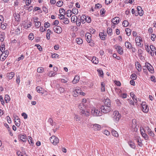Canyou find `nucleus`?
Segmentation results:
<instances>
[{
    "label": "nucleus",
    "instance_id": "a211bd4d",
    "mask_svg": "<svg viewBox=\"0 0 156 156\" xmlns=\"http://www.w3.org/2000/svg\"><path fill=\"white\" fill-rule=\"evenodd\" d=\"M125 46L126 48L128 49H131V48H132L133 45L129 42L126 41L125 43Z\"/></svg>",
    "mask_w": 156,
    "mask_h": 156
},
{
    "label": "nucleus",
    "instance_id": "e2e57ef3",
    "mask_svg": "<svg viewBox=\"0 0 156 156\" xmlns=\"http://www.w3.org/2000/svg\"><path fill=\"white\" fill-rule=\"evenodd\" d=\"M16 82L17 83L19 84L20 83V77L19 75L16 76Z\"/></svg>",
    "mask_w": 156,
    "mask_h": 156
},
{
    "label": "nucleus",
    "instance_id": "6e6552de",
    "mask_svg": "<svg viewBox=\"0 0 156 156\" xmlns=\"http://www.w3.org/2000/svg\"><path fill=\"white\" fill-rule=\"evenodd\" d=\"M135 40L136 44V45L140 47H142L141 42H142V38L140 36H137L135 39Z\"/></svg>",
    "mask_w": 156,
    "mask_h": 156
},
{
    "label": "nucleus",
    "instance_id": "a878e982",
    "mask_svg": "<svg viewBox=\"0 0 156 156\" xmlns=\"http://www.w3.org/2000/svg\"><path fill=\"white\" fill-rule=\"evenodd\" d=\"M111 133L112 135L115 137H118L119 134L117 132L113 129H112L111 130Z\"/></svg>",
    "mask_w": 156,
    "mask_h": 156
},
{
    "label": "nucleus",
    "instance_id": "de8ad7c7",
    "mask_svg": "<svg viewBox=\"0 0 156 156\" xmlns=\"http://www.w3.org/2000/svg\"><path fill=\"white\" fill-rule=\"evenodd\" d=\"M74 119H76V121H80V117L78 115L75 114V115Z\"/></svg>",
    "mask_w": 156,
    "mask_h": 156
},
{
    "label": "nucleus",
    "instance_id": "2f4dec72",
    "mask_svg": "<svg viewBox=\"0 0 156 156\" xmlns=\"http://www.w3.org/2000/svg\"><path fill=\"white\" fill-rule=\"evenodd\" d=\"M137 142L138 143V145L140 147H142L143 144L142 143V140H141L140 137H138L137 140Z\"/></svg>",
    "mask_w": 156,
    "mask_h": 156
},
{
    "label": "nucleus",
    "instance_id": "0eeeda50",
    "mask_svg": "<svg viewBox=\"0 0 156 156\" xmlns=\"http://www.w3.org/2000/svg\"><path fill=\"white\" fill-rule=\"evenodd\" d=\"M141 105L142 111L145 113L147 112L149 110V108L148 106L146 104L145 102H143Z\"/></svg>",
    "mask_w": 156,
    "mask_h": 156
},
{
    "label": "nucleus",
    "instance_id": "09e8293b",
    "mask_svg": "<svg viewBox=\"0 0 156 156\" xmlns=\"http://www.w3.org/2000/svg\"><path fill=\"white\" fill-rule=\"evenodd\" d=\"M142 136L146 140H147L149 139V136L146 133H145L144 134H143Z\"/></svg>",
    "mask_w": 156,
    "mask_h": 156
},
{
    "label": "nucleus",
    "instance_id": "f3484780",
    "mask_svg": "<svg viewBox=\"0 0 156 156\" xmlns=\"http://www.w3.org/2000/svg\"><path fill=\"white\" fill-rule=\"evenodd\" d=\"M138 13L139 14L140 16H142L143 14V11L142 9V8L140 6H138L137 7Z\"/></svg>",
    "mask_w": 156,
    "mask_h": 156
},
{
    "label": "nucleus",
    "instance_id": "37998d69",
    "mask_svg": "<svg viewBox=\"0 0 156 156\" xmlns=\"http://www.w3.org/2000/svg\"><path fill=\"white\" fill-rule=\"evenodd\" d=\"M132 124L131 126L132 128H134L136 126V121L135 119H133L132 120Z\"/></svg>",
    "mask_w": 156,
    "mask_h": 156
},
{
    "label": "nucleus",
    "instance_id": "e433bc0d",
    "mask_svg": "<svg viewBox=\"0 0 156 156\" xmlns=\"http://www.w3.org/2000/svg\"><path fill=\"white\" fill-rule=\"evenodd\" d=\"M125 31L127 36H129L130 35L131 31L130 29L128 28H126L125 29Z\"/></svg>",
    "mask_w": 156,
    "mask_h": 156
},
{
    "label": "nucleus",
    "instance_id": "9d476101",
    "mask_svg": "<svg viewBox=\"0 0 156 156\" xmlns=\"http://www.w3.org/2000/svg\"><path fill=\"white\" fill-rule=\"evenodd\" d=\"M53 30L55 32L58 34L61 33L62 31V28L58 26H55L53 27Z\"/></svg>",
    "mask_w": 156,
    "mask_h": 156
},
{
    "label": "nucleus",
    "instance_id": "3c124183",
    "mask_svg": "<svg viewBox=\"0 0 156 156\" xmlns=\"http://www.w3.org/2000/svg\"><path fill=\"white\" fill-rule=\"evenodd\" d=\"M58 7H61L63 4V2L62 1H59L57 2L56 3Z\"/></svg>",
    "mask_w": 156,
    "mask_h": 156
},
{
    "label": "nucleus",
    "instance_id": "603ef678",
    "mask_svg": "<svg viewBox=\"0 0 156 156\" xmlns=\"http://www.w3.org/2000/svg\"><path fill=\"white\" fill-rule=\"evenodd\" d=\"M15 123L16 125L17 126H20V122L18 119H17L15 121Z\"/></svg>",
    "mask_w": 156,
    "mask_h": 156
},
{
    "label": "nucleus",
    "instance_id": "39448f33",
    "mask_svg": "<svg viewBox=\"0 0 156 156\" xmlns=\"http://www.w3.org/2000/svg\"><path fill=\"white\" fill-rule=\"evenodd\" d=\"M91 114L94 116H100L102 115L101 112L99 110L94 108L93 109L91 112Z\"/></svg>",
    "mask_w": 156,
    "mask_h": 156
},
{
    "label": "nucleus",
    "instance_id": "0e129e2a",
    "mask_svg": "<svg viewBox=\"0 0 156 156\" xmlns=\"http://www.w3.org/2000/svg\"><path fill=\"white\" fill-rule=\"evenodd\" d=\"M87 19H86V21L88 23H90L91 22V18L89 16L87 17Z\"/></svg>",
    "mask_w": 156,
    "mask_h": 156
},
{
    "label": "nucleus",
    "instance_id": "ddd939ff",
    "mask_svg": "<svg viewBox=\"0 0 156 156\" xmlns=\"http://www.w3.org/2000/svg\"><path fill=\"white\" fill-rule=\"evenodd\" d=\"M20 30L19 28H17L16 29V30L15 31H10V33L13 34V35H15V34L16 35H18L20 34Z\"/></svg>",
    "mask_w": 156,
    "mask_h": 156
},
{
    "label": "nucleus",
    "instance_id": "c03bdc74",
    "mask_svg": "<svg viewBox=\"0 0 156 156\" xmlns=\"http://www.w3.org/2000/svg\"><path fill=\"white\" fill-rule=\"evenodd\" d=\"M122 25L124 27H126L129 25V22L127 20H124L123 21Z\"/></svg>",
    "mask_w": 156,
    "mask_h": 156
},
{
    "label": "nucleus",
    "instance_id": "c9c22d12",
    "mask_svg": "<svg viewBox=\"0 0 156 156\" xmlns=\"http://www.w3.org/2000/svg\"><path fill=\"white\" fill-rule=\"evenodd\" d=\"M5 101L6 103H8L10 100V98L9 95L6 94L5 97Z\"/></svg>",
    "mask_w": 156,
    "mask_h": 156
},
{
    "label": "nucleus",
    "instance_id": "ea45409f",
    "mask_svg": "<svg viewBox=\"0 0 156 156\" xmlns=\"http://www.w3.org/2000/svg\"><path fill=\"white\" fill-rule=\"evenodd\" d=\"M2 54V56H3L4 54H5V55H3L4 57H7L8 54H9V51H8L6 50L5 51H4Z\"/></svg>",
    "mask_w": 156,
    "mask_h": 156
},
{
    "label": "nucleus",
    "instance_id": "f704fd0d",
    "mask_svg": "<svg viewBox=\"0 0 156 156\" xmlns=\"http://www.w3.org/2000/svg\"><path fill=\"white\" fill-rule=\"evenodd\" d=\"M107 30L108 35H109L110 36H111L112 35V30L111 28L108 27L107 29Z\"/></svg>",
    "mask_w": 156,
    "mask_h": 156
},
{
    "label": "nucleus",
    "instance_id": "423d86ee",
    "mask_svg": "<svg viewBox=\"0 0 156 156\" xmlns=\"http://www.w3.org/2000/svg\"><path fill=\"white\" fill-rule=\"evenodd\" d=\"M51 142L54 145H56L59 142V140L57 137L55 136H52L50 138Z\"/></svg>",
    "mask_w": 156,
    "mask_h": 156
},
{
    "label": "nucleus",
    "instance_id": "2eb2a0df",
    "mask_svg": "<svg viewBox=\"0 0 156 156\" xmlns=\"http://www.w3.org/2000/svg\"><path fill=\"white\" fill-rule=\"evenodd\" d=\"M135 65L136 68L137 69L138 71L140 72L141 71L142 68L139 62H135Z\"/></svg>",
    "mask_w": 156,
    "mask_h": 156
},
{
    "label": "nucleus",
    "instance_id": "a18cd8bd",
    "mask_svg": "<svg viewBox=\"0 0 156 156\" xmlns=\"http://www.w3.org/2000/svg\"><path fill=\"white\" fill-rule=\"evenodd\" d=\"M43 88L40 86L37 87L36 88L37 91L39 93H41V91L42 90Z\"/></svg>",
    "mask_w": 156,
    "mask_h": 156
},
{
    "label": "nucleus",
    "instance_id": "c85d7f7f",
    "mask_svg": "<svg viewBox=\"0 0 156 156\" xmlns=\"http://www.w3.org/2000/svg\"><path fill=\"white\" fill-rule=\"evenodd\" d=\"M71 21L72 22L75 23L77 20V17L76 16L74 15L72 16L71 18Z\"/></svg>",
    "mask_w": 156,
    "mask_h": 156
},
{
    "label": "nucleus",
    "instance_id": "13d9d810",
    "mask_svg": "<svg viewBox=\"0 0 156 156\" xmlns=\"http://www.w3.org/2000/svg\"><path fill=\"white\" fill-rule=\"evenodd\" d=\"M58 16L60 20V21H62L63 19V18H65L64 15L63 14H60V15H59Z\"/></svg>",
    "mask_w": 156,
    "mask_h": 156
},
{
    "label": "nucleus",
    "instance_id": "20e7f679",
    "mask_svg": "<svg viewBox=\"0 0 156 156\" xmlns=\"http://www.w3.org/2000/svg\"><path fill=\"white\" fill-rule=\"evenodd\" d=\"M101 112L107 113L109 112L111 110V108L109 106L103 105L101 108Z\"/></svg>",
    "mask_w": 156,
    "mask_h": 156
},
{
    "label": "nucleus",
    "instance_id": "dca6fc26",
    "mask_svg": "<svg viewBox=\"0 0 156 156\" xmlns=\"http://www.w3.org/2000/svg\"><path fill=\"white\" fill-rule=\"evenodd\" d=\"M60 22L62 24H68L69 23V21L67 18L65 17L63 18V19L62 21H60Z\"/></svg>",
    "mask_w": 156,
    "mask_h": 156
},
{
    "label": "nucleus",
    "instance_id": "5701e85b",
    "mask_svg": "<svg viewBox=\"0 0 156 156\" xmlns=\"http://www.w3.org/2000/svg\"><path fill=\"white\" fill-rule=\"evenodd\" d=\"M79 76L77 75L76 76L72 82L73 84H76L79 82Z\"/></svg>",
    "mask_w": 156,
    "mask_h": 156
},
{
    "label": "nucleus",
    "instance_id": "69168bd1",
    "mask_svg": "<svg viewBox=\"0 0 156 156\" xmlns=\"http://www.w3.org/2000/svg\"><path fill=\"white\" fill-rule=\"evenodd\" d=\"M150 48L151 51H155L154 50L155 49V47L153 45H150Z\"/></svg>",
    "mask_w": 156,
    "mask_h": 156
},
{
    "label": "nucleus",
    "instance_id": "473e14b6",
    "mask_svg": "<svg viewBox=\"0 0 156 156\" xmlns=\"http://www.w3.org/2000/svg\"><path fill=\"white\" fill-rule=\"evenodd\" d=\"M5 34L4 33H0V41L3 42L4 39Z\"/></svg>",
    "mask_w": 156,
    "mask_h": 156
},
{
    "label": "nucleus",
    "instance_id": "393cba45",
    "mask_svg": "<svg viewBox=\"0 0 156 156\" xmlns=\"http://www.w3.org/2000/svg\"><path fill=\"white\" fill-rule=\"evenodd\" d=\"M143 130L144 132H146L148 134L152 131L151 129L148 126L145 127V130Z\"/></svg>",
    "mask_w": 156,
    "mask_h": 156
},
{
    "label": "nucleus",
    "instance_id": "412c9836",
    "mask_svg": "<svg viewBox=\"0 0 156 156\" xmlns=\"http://www.w3.org/2000/svg\"><path fill=\"white\" fill-rule=\"evenodd\" d=\"M105 101L104 102V105H106L108 106H109L110 107L111 106V101L109 99L106 98V99H105Z\"/></svg>",
    "mask_w": 156,
    "mask_h": 156
},
{
    "label": "nucleus",
    "instance_id": "c756f323",
    "mask_svg": "<svg viewBox=\"0 0 156 156\" xmlns=\"http://www.w3.org/2000/svg\"><path fill=\"white\" fill-rule=\"evenodd\" d=\"M51 31L49 29H48L47 30V33L46 35V37L47 39L49 40L50 38V34Z\"/></svg>",
    "mask_w": 156,
    "mask_h": 156
},
{
    "label": "nucleus",
    "instance_id": "f8f14e48",
    "mask_svg": "<svg viewBox=\"0 0 156 156\" xmlns=\"http://www.w3.org/2000/svg\"><path fill=\"white\" fill-rule=\"evenodd\" d=\"M145 65L147 66V68L148 70L151 73H153L154 72V69L152 66L149 63H145Z\"/></svg>",
    "mask_w": 156,
    "mask_h": 156
},
{
    "label": "nucleus",
    "instance_id": "79ce46f5",
    "mask_svg": "<svg viewBox=\"0 0 156 156\" xmlns=\"http://www.w3.org/2000/svg\"><path fill=\"white\" fill-rule=\"evenodd\" d=\"M28 137V141L29 143L30 144H31V145H33L34 144V143L32 141V138L30 136H29Z\"/></svg>",
    "mask_w": 156,
    "mask_h": 156
},
{
    "label": "nucleus",
    "instance_id": "6ab92c4d",
    "mask_svg": "<svg viewBox=\"0 0 156 156\" xmlns=\"http://www.w3.org/2000/svg\"><path fill=\"white\" fill-rule=\"evenodd\" d=\"M128 144L131 147L134 149H136L135 144L132 140L128 141Z\"/></svg>",
    "mask_w": 156,
    "mask_h": 156
},
{
    "label": "nucleus",
    "instance_id": "1a4fd4ad",
    "mask_svg": "<svg viewBox=\"0 0 156 156\" xmlns=\"http://www.w3.org/2000/svg\"><path fill=\"white\" fill-rule=\"evenodd\" d=\"M115 48L117 51L118 52L120 55H122L123 53V49L120 46L117 45H115Z\"/></svg>",
    "mask_w": 156,
    "mask_h": 156
},
{
    "label": "nucleus",
    "instance_id": "72a5a7b5",
    "mask_svg": "<svg viewBox=\"0 0 156 156\" xmlns=\"http://www.w3.org/2000/svg\"><path fill=\"white\" fill-rule=\"evenodd\" d=\"M104 33L101 32L99 34V36L100 37V38L102 40H105V38L106 37V35H103Z\"/></svg>",
    "mask_w": 156,
    "mask_h": 156
},
{
    "label": "nucleus",
    "instance_id": "f257e3e1",
    "mask_svg": "<svg viewBox=\"0 0 156 156\" xmlns=\"http://www.w3.org/2000/svg\"><path fill=\"white\" fill-rule=\"evenodd\" d=\"M79 108L80 109V113L81 115L86 117L90 115V113L89 110H87L86 111L83 110V108H85V106L83 104L80 103L79 106Z\"/></svg>",
    "mask_w": 156,
    "mask_h": 156
},
{
    "label": "nucleus",
    "instance_id": "6e6d98bb",
    "mask_svg": "<svg viewBox=\"0 0 156 156\" xmlns=\"http://www.w3.org/2000/svg\"><path fill=\"white\" fill-rule=\"evenodd\" d=\"M21 115L25 119H27L28 117L27 115L25 113L23 112L21 114Z\"/></svg>",
    "mask_w": 156,
    "mask_h": 156
},
{
    "label": "nucleus",
    "instance_id": "49530a36",
    "mask_svg": "<svg viewBox=\"0 0 156 156\" xmlns=\"http://www.w3.org/2000/svg\"><path fill=\"white\" fill-rule=\"evenodd\" d=\"M58 90L60 92V94L63 93L64 91V89L62 87H59L58 88Z\"/></svg>",
    "mask_w": 156,
    "mask_h": 156
},
{
    "label": "nucleus",
    "instance_id": "cd10ccee",
    "mask_svg": "<svg viewBox=\"0 0 156 156\" xmlns=\"http://www.w3.org/2000/svg\"><path fill=\"white\" fill-rule=\"evenodd\" d=\"M76 41L79 44H82L83 43V40L80 38H77L76 39Z\"/></svg>",
    "mask_w": 156,
    "mask_h": 156
},
{
    "label": "nucleus",
    "instance_id": "052dcab7",
    "mask_svg": "<svg viewBox=\"0 0 156 156\" xmlns=\"http://www.w3.org/2000/svg\"><path fill=\"white\" fill-rule=\"evenodd\" d=\"M98 71L99 74V76H100L101 77H102L103 76V72L102 70H98Z\"/></svg>",
    "mask_w": 156,
    "mask_h": 156
},
{
    "label": "nucleus",
    "instance_id": "a19ab883",
    "mask_svg": "<svg viewBox=\"0 0 156 156\" xmlns=\"http://www.w3.org/2000/svg\"><path fill=\"white\" fill-rule=\"evenodd\" d=\"M35 25L36 27L38 28L41 25V23L39 21H38L35 23Z\"/></svg>",
    "mask_w": 156,
    "mask_h": 156
},
{
    "label": "nucleus",
    "instance_id": "4c0bfd02",
    "mask_svg": "<svg viewBox=\"0 0 156 156\" xmlns=\"http://www.w3.org/2000/svg\"><path fill=\"white\" fill-rule=\"evenodd\" d=\"M44 71V69L42 67H38L37 69V71L38 73H42Z\"/></svg>",
    "mask_w": 156,
    "mask_h": 156
},
{
    "label": "nucleus",
    "instance_id": "7c9ffc66",
    "mask_svg": "<svg viewBox=\"0 0 156 156\" xmlns=\"http://www.w3.org/2000/svg\"><path fill=\"white\" fill-rule=\"evenodd\" d=\"M14 17L17 21H19L20 18V15L18 13H15L14 14Z\"/></svg>",
    "mask_w": 156,
    "mask_h": 156
},
{
    "label": "nucleus",
    "instance_id": "4d7b16f0",
    "mask_svg": "<svg viewBox=\"0 0 156 156\" xmlns=\"http://www.w3.org/2000/svg\"><path fill=\"white\" fill-rule=\"evenodd\" d=\"M59 57V55L57 54L54 53L51 55V57L53 58H58Z\"/></svg>",
    "mask_w": 156,
    "mask_h": 156
},
{
    "label": "nucleus",
    "instance_id": "b1692460",
    "mask_svg": "<svg viewBox=\"0 0 156 156\" xmlns=\"http://www.w3.org/2000/svg\"><path fill=\"white\" fill-rule=\"evenodd\" d=\"M80 90L76 89L74 91L73 96L76 97L78 96V95L80 94Z\"/></svg>",
    "mask_w": 156,
    "mask_h": 156
},
{
    "label": "nucleus",
    "instance_id": "7ed1b4c3",
    "mask_svg": "<svg viewBox=\"0 0 156 156\" xmlns=\"http://www.w3.org/2000/svg\"><path fill=\"white\" fill-rule=\"evenodd\" d=\"M121 117V115L119 113V112L117 111H115L112 115L113 119L115 122L118 121Z\"/></svg>",
    "mask_w": 156,
    "mask_h": 156
},
{
    "label": "nucleus",
    "instance_id": "aec40b11",
    "mask_svg": "<svg viewBox=\"0 0 156 156\" xmlns=\"http://www.w3.org/2000/svg\"><path fill=\"white\" fill-rule=\"evenodd\" d=\"M19 138L23 142L26 141L27 137L25 135L20 134L19 136Z\"/></svg>",
    "mask_w": 156,
    "mask_h": 156
},
{
    "label": "nucleus",
    "instance_id": "338daca9",
    "mask_svg": "<svg viewBox=\"0 0 156 156\" xmlns=\"http://www.w3.org/2000/svg\"><path fill=\"white\" fill-rule=\"evenodd\" d=\"M105 12V10L104 8L102 9L100 11V13L101 14V15H104Z\"/></svg>",
    "mask_w": 156,
    "mask_h": 156
},
{
    "label": "nucleus",
    "instance_id": "f03ea898",
    "mask_svg": "<svg viewBox=\"0 0 156 156\" xmlns=\"http://www.w3.org/2000/svg\"><path fill=\"white\" fill-rule=\"evenodd\" d=\"M91 36L90 33L87 32L86 33L85 37H86V40L89 45L91 46H93L94 45V42L91 39Z\"/></svg>",
    "mask_w": 156,
    "mask_h": 156
},
{
    "label": "nucleus",
    "instance_id": "774afa93",
    "mask_svg": "<svg viewBox=\"0 0 156 156\" xmlns=\"http://www.w3.org/2000/svg\"><path fill=\"white\" fill-rule=\"evenodd\" d=\"M121 96L123 98H126L127 96V95L126 93H123L121 94Z\"/></svg>",
    "mask_w": 156,
    "mask_h": 156
},
{
    "label": "nucleus",
    "instance_id": "58836bf2",
    "mask_svg": "<svg viewBox=\"0 0 156 156\" xmlns=\"http://www.w3.org/2000/svg\"><path fill=\"white\" fill-rule=\"evenodd\" d=\"M72 11L71 10H68L66 13V14L68 17H70L72 15Z\"/></svg>",
    "mask_w": 156,
    "mask_h": 156
},
{
    "label": "nucleus",
    "instance_id": "bb28decb",
    "mask_svg": "<svg viewBox=\"0 0 156 156\" xmlns=\"http://www.w3.org/2000/svg\"><path fill=\"white\" fill-rule=\"evenodd\" d=\"M91 61L95 64H97L98 62V59L95 57H93L92 58Z\"/></svg>",
    "mask_w": 156,
    "mask_h": 156
},
{
    "label": "nucleus",
    "instance_id": "4468645a",
    "mask_svg": "<svg viewBox=\"0 0 156 156\" xmlns=\"http://www.w3.org/2000/svg\"><path fill=\"white\" fill-rule=\"evenodd\" d=\"M93 128L95 131H99L101 128V126L100 125L95 124L94 125Z\"/></svg>",
    "mask_w": 156,
    "mask_h": 156
},
{
    "label": "nucleus",
    "instance_id": "680f3d73",
    "mask_svg": "<svg viewBox=\"0 0 156 156\" xmlns=\"http://www.w3.org/2000/svg\"><path fill=\"white\" fill-rule=\"evenodd\" d=\"M56 74L55 72L52 73V72L51 71L49 73V75L51 77L52 76H55Z\"/></svg>",
    "mask_w": 156,
    "mask_h": 156
},
{
    "label": "nucleus",
    "instance_id": "8fccbe9b",
    "mask_svg": "<svg viewBox=\"0 0 156 156\" xmlns=\"http://www.w3.org/2000/svg\"><path fill=\"white\" fill-rule=\"evenodd\" d=\"M73 13L74 14H77L78 13V10L75 8L73 9Z\"/></svg>",
    "mask_w": 156,
    "mask_h": 156
},
{
    "label": "nucleus",
    "instance_id": "864d4df0",
    "mask_svg": "<svg viewBox=\"0 0 156 156\" xmlns=\"http://www.w3.org/2000/svg\"><path fill=\"white\" fill-rule=\"evenodd\" d=\"M29 39L30 40H32L34 38L33 33H30L28 36Z\"/></svg>",
    "mask_w": 156,
    "mask_h": 156
},
{
    "label": "nucleus",
    "instance_id": "9b49d317",
    "mask_svg": "<svg viewBox=\"0 0 156 156\" xmlns=\"http://www.w3.org/2000/svg\"><path fill=\"white\" fill-rule=\"evenodd\" d=\"M120 21V19L119 17H116L114 18L112 20V22L113 23L112 26H113V24H118Z\"/></svg>",
    "mask_w": 156,
    "mask_h": 156
},
{
    "label": "nucleus",
    "instance_id": "5fc2aeb1",
    "mask_svg": "<svg viewBox=\"0 0 156 156\" xmlns=\"http://www.w3.org/2000/svg\"><path fill=\"white\" fill-rule=\"evenodd\" d=\"M131 79L133 80H136V76L135 74H132L131 76Z\"/></svg>",
    "mask_w": 156,
    "mask_h": 156
},
{
    "label": "nucleus",
    "instance_id": "4be33fe9",
    "mask_svg": "<svg viewBox=\"0 0 156 156\" xmlns=\"http://www.w3.org/2000/svg\"><path fill=\"white\" fill-rule=\"evenodd\" d=\"M130 95L131 97H132V99L133 100V101L135 102V103L136 104L137 103V100L134 93L133 92L130 93Z\"/></svg>",
    "mask_w": 156,
    "mask_h": 156
},
{
    "label": "nucleus",
    "instance_id": "bf43d9fd",
    "mask_svg": "<svg viewBox=\"0 0 156 156\" xmlns=\"http://www.w3.org/2000/svg\"><path fill=\"white\" fill-rule=\"evenodd\" d=\"M35 46L37 47L39 51H41L42 50V48L39 44H35Z\"/></svg>",
    "mask_w": 156,
    "mask_h": 156
}]
</instances>
